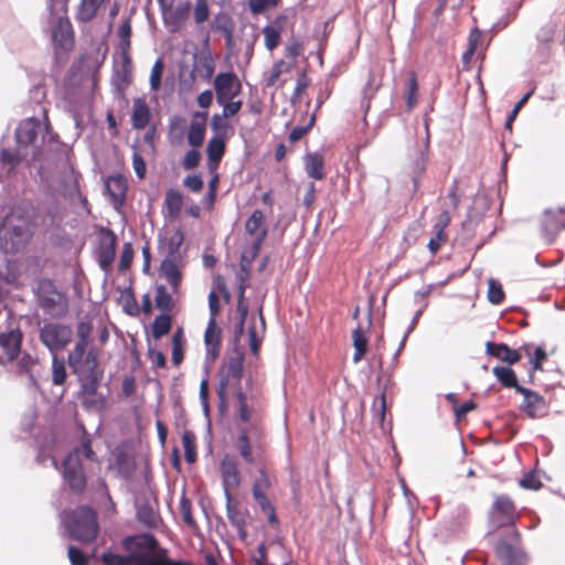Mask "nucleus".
I'll return each mask as SVG.
<instances>
[{"mask_svg": "<svg viewBox=\"0 0 565 565\" xmlns=\"http://www.w3.org/2000/svg\"><path fill=\"white\" fill-rule=\"evenodd\" d=\"M35 227L34 212L28 204H18L4 216L0 225V249L15 254L25 248Z\"/></svg>", "mask_w": 565, "mask_h": 565, "instance_id": "obj_1", "label": "nucleus"}, {"mask_svg": "<svg viewBox=\"0 0 565 565\" xmlns=\"http://www.w3.org/2000/svg\"><path fill=\"white\" fill-rule=\"evenodd\" d=\"M235 448L247 466L269 467L268 443L265 427H239Z\"/></svg>", "mask_w": 565, "mask_h": 565, "instance_id": "obj_2", "label": "nucleus"}, {"mask_svg": "<svg viewBox=\"0 0 565 565\" xmlns=\"http://www.w3.org/2000/svg\"><path fill=\"white\" fill-rule=\"evenodd\" d=\"M184 241V234L177 230L170 236L161 241L160 249L166 254L160 265V276L163 277L174 294L179 292L183 274L180 269V248Z\"/></svg>", "mask_w": 565, "mask_h": 565, "instance_id": "obj_3", "label": "nucleus"}, {"mask_svg": "<svg viewBox=\"0 0 565 565\" xmlns=\"http://www.w3.org/2000/svg\"><path fill=\"white\" fill-rule=\"evenodd\" d=\"M244 372V354L235 352L226 358L217 372L218 385L216 387L217 397L225 403L230 388L241 391V381Z\"/></svg>", "mask_w": 565, "mask_h": 565, "instance_id": "obj_4", "label": "nucleus"}, {"mask_svg": "<svg viewBox=\"0 0 565 565\" xmlns=\"http://www.w3.org/2000/svg\"><path fill=\"white\" fill-rule=\"evenodd\" d=\"M519 518L515 503L509 495L500 494L494 498L488 513L489 523L494 530L507 527L512 531L513 539L518 541L520 533L515 524Z\"/></svg>", "mask_w": 565, "mask_h": 565, "instance_id": "obj_5", "label": "nucleus"}, {"mask_svg": "<svg viewBox=\"0 0 565 565\" xmlns=\"http://www.w3.org/2000/svg\"><path fill=\"white\" fill-rule=\"evenodd\" d=\"M79 367L75 369L70 366L81 380V392L87 397L96 395L100 381L103 379V371L98 369V351L96 348L90 347L85 360L81 361Z\"/></svg>", "mask_w": 565, "mask_h": 565, "instance_id": "obj_6", "label": "nucleus"}, {"mask_svg": "<svg viewBox=\"0 0 565 565\" xmlns=\"http://www.w3.org/2000/svg\"><path fill=\"white\" fill-rule=\"evenodd\" d=\"M71 536L79 542H92L98 534V522L95 511L89 507H79L73 511L67 524Z\"/></svg>", "mask_w": 565, "mask_h": 565, "instance_id": "obj_7", "label": "nucleus"}, {"mask_svg": "<svg viewBox=\"0 0 565 565\" xmlns=\"http://www.w3.org/2000/svg\"><path fill=\"white\" fill-rule=\"evenodd\" d=\"M36 297L41 309L51 317L61 318L67 313V298L50 280L39 282Z\"/></svg>", "mask_w": 565, "mask_h": 565, "instance_id": "obj_8", "label": "nucleus"}, {"mask_svg": "<svg viewBox=\"0 0 565 565\" xmlns=\"http://www.w3.org/2000/svg\"><path fill=\"white\" fill-rule=\"evenodd\" d=\"M73 330L70 326L58 322H46L40 329L39 339L41 343L52 353L64 350L71 342Z\"/></svg>", "mask_w": 565, "mask_h": 565, "instance_id": "obj_9", "label": "nucleus"}, {"mask_svg": "<svg viewBox=\"0 0 565 565\" xmlns=\"http://www.w3.org/2000/svg\"><path fill=\"white\" fill-rule=\"evenodd\" d=\"M62 475L72 492L76 494L84 492L87 479L83 470L78 449L70 452L63 460Z\"/></svg>", "mask_w": 565, "mask_h": 565, "instance_id": "obj_10", "label": "nucleus"}, {"mask_svg": "<svg viewBox=\"0 0 565 565\" xmlns=\"http://www.w3.org/2000/svg\"><path fill=\"white\" fill-rule=\"evenodd\" d=\"M238 402V419L244 424L243 427H253L255 425L264 427L263 406L258 397L252 395L247 397L242 391L236 392Z\"/></svg>", "mask_w": 565, "mask_h": 565, "instance_id": "obj_11", "label": "nucleus"}, {"mask_svg": "<svg viewBox=\"0 0 565 565\" xmlns=\"http://www.w3.org/2000/svg\"><path fill=\"white\" fill-rule=\"evenodd\" d=\"M191 9L192 3L189 0L181 1L177 6L171 3L160 9L163 24L169 33H178L184 29Z\"/></svg>", "mask_w": 565, "mask_h": 565, "instance_id": "obj_12", "label": "nucleus"}, {"mask_svg": "<svg viewBox=\"0 0 565 565\" xmlns=\"http://www.w3.org/2000/svg\"><path fill=\"white\" fill-rule=\"evenodd\" d=\"M117 236L107 227H103L98 232V246L96 248V258L99 267L108 273L116 256Z\"/></svg>", "mask_w": 565, "mask_h": 565, "instance_id": "obj_13", "label": "nucleus"}, {"mask_svg": "<svg viewBox=\"0 0 565 565\" xmlns=\"http://www.w3.org/2000/svg\"><path fill=\"white\" fill-rule=\"evenodd\" d=\"M93 331V324L90 321H81L76 327L77 340L76 343L68 352L67 363L68 366H74L75 369L79 367V363L82 360H85L87 352L89 351L88 347L90 344V334Z\"/></svg>", "mask_w": 565, "mask_h": 565, "instance_id": "obj_14", "label": "nucleus"}, {"mask_svg": "<svg viewBox=\"0 0 565 565\" xmlns=\"http://www.w3.org/2000/svg\"><path fill=\"white\" fill-rule=\"evenodd\" d=\"M216 102L234 99L242 92V83L233 72L218 73L213 82Z\"/></svg>", "mask_w": 565, "mask_h": 565, "instance_id": "obj_15", "label": "nucleus"}, {"mask_svg": "<svg viewBox=\"0 0 565 565\" xmlns=\"http://www.w3.org/2000/svg\"><path fill=\"white\" fill-rule=\"evenodd\" d=\"M220 472L225 494L230 501L232 500L231 492L235 491L242 482V475L236 458L232 455H225L220 462Z\"/></svg>", "mask_w": 565, "mask_h": 565, "instance_id": "obj_16", "label": "nucleus"}, {"mask_svg": "<svg viewBox=\"0 0 565 565\" xmlns=\"http://www.w3.org/2000/svg\"><path fill=\"white\" fill-rule=\"evenodd\" d=\"M288 28H294V24L290 23L288 15L278 14L270 23L264 26V44L266 49L273 52L280 44L281 34Z\"/></svg>", "mask_w": 565, "mask_h": 565, "instance_id": "obj_17", "label": "nucleus"}, {"mask_svg": "<svg viewBox=\"0 0 565 565\" xmlns=\"http://www.w3.org/2000/svg\"><path fill=\"white\" fill-rule=\"evenodd\" d=\"M23 333L21 330H11L0 333V364L14 361L21 354Z\"/></svg>", "mask_w": 565, "mask_h": 565, "instance_id": "obj_18", "label": "nucleus"}, {"mask_svg": "<svg viewBox=\"0 0 565 565\" xmlns=\"http://www.w3.org/2000/svg\"><path fill=\"white\" fill-rule=\"evenodd\" d=\"M518 393L524 397L521 408L529 417L536 418L545 414L546 402L542 395L523 386L518 387Z\"/></svg>", "mask_w": 565, "mask_h": 565, "instance_id": "obj_19", "label": "nucleus"}, {"mask_svg": "<svg viewBox=\"0 0 565 565\" xmlns=\"http://www.w3.org/2000/svg\"><path fill=\"white\" fill-rule=\"evenodd\" d=\"M245 232L253 242L264 243L268 235L266 216L262 210H254L245 222Z\"/></svg>", "mask_w": 565, "mask_h": 565, "instance_id": "obj_20", "label": "nucleus"}, {"mask_svg": "<svg viewBox=\"0 0 565 565\" xmlns=\"http://www.w3.org/2000/svg\"><path fill=\"white\" fill-rule=\"evenodd\" d=\"M181 294V288L178 294L173 292L171 288V292L164 285H157L154 288V305L161 313L172 315L178 306L179 297Z\"/></svg>", "mask_w": 565, "mask_h": 565, "instance_id": "obj_21", "label": "nucleus"}, {"mask_svg": "<svg viewBox=\"0 0 565 565\" xmlns=\"http://www.w3.org/2000/svg\"><path fill=\"white\" fill-rule=\"evenodd\" d=\"M53 41L63 50H71L74 45V30L68 18H58L53 29Z\"/></svg>", "mask_w": 565, "mask_h": 565, "instance_id": "obj_22", "label": "nucleus"}, {"mask_svg": "<svg viewBox=\"0 0 565 565\" xmlns=\"http://www.w3.org/2000/svg\"><path fill=\"white\" fill-rule=\"evenodd\" d=\"M207 113H195L190 124L186 139L192 148H200L205 138Z\"/></svg>", "mask_w": 565, "mask_h": 565, "instance_id": "obj_23", "label": "nucleus"}, {"mask_svg": "<svg viewBox=\"0 0 565 565\" xmlns=\"http://www.w3.org/2000/svg\"><path fill=\"white\" fill-rule=\"evenodd\" d=\"M486 352L488 355L493 356L509 365L515 364L521 360V353L518 350L511 349L505 343L489 341L486 343Z\"/></svg>", "mask_w": 565, "mask_h": 565, "instance_id": "obj_24", "label": "nucleus"}, {"mask_svg": "<svg viewBox=\"0 0 565 565\" xmlns=\"http://www.w3.org/2000/svg\"><path fill=\"white\" fill-rule=\"evenodd\" d=\"M40 121L34 118H29L20 122L15 131V138L19 147H26L32 145L38 137Z\"/></svg>", "mask_w": 565, "mask_h": 565, "instance_id": "obj_25", "label": "nucleus"}, {"mask_svg": "<svg viewBox=\"0 0 565 565\" xmlns=\"http://www.w3.org/2000/svg\"><path fill=\"white\" fill-rule=\"evenodd\" d=\"M105 188L114 205L116 207L122 205L127 192V180L125 177L117 174L107 178Z\"/></svg>", "mask_w": 565, "mask_h": 565, "instance_id": "obj_26", "label": "nucleus"}, {"mask_svg": "<svg viewBox=\"0 0 565 565\" xmlns=\"http://www.w3.org/2000/svg\"><path fill=\"white\" fill-rule=\"evenodd\" d=\"M106 0H81L75 12V19L79 23L93 21Z\"/></svg>", "mask_w": 565, "mask_h": 565, "instance_id": "obj_27", "label": "nucleus"}, {"mask_svg": "<svg viewBox=\"0 0 565 565\" xmlns=\"http://www.w3.org/2000/svg\"><path fill=\"white\" fill-rule=\"evenodd\" d=\"M305 170L307 174L315 180L326 178L324 158L319 152H310L303 157Z\"/></svg>", "mask_w": 565, "mask_h": 565, "instance_id": "obj_28", "label": "nucleus"}, {"mask_svg": "<svg viewBox=\"0 0 565 565\" xmlns=\"http://www.w3.org/2000/svg\"><path fill=\"white\" fill-rule=\"evenodd\" d=\"M296 66L295 61H286V60H278L276 61L266 77V86L273 87L279 82H281V85L286 83V78H281L284 74L290 73L291 70Z\"/></svg>", "mask_w": 565, "mask_h": 565, "instance_id": "obj_29", "label": "nucleus"}, {"mask_svg": "<svg viewBox=\"0 0 565 565\" xmlns=\"http://www.w3.org/2000/svg\"><path fill=\"white\" fill-rule=\"evenodd\" d=\"M151 113L146 100L137 98L134 100V109L131 114V124L135 129H145L150 121Z\"/></svg>", "mask_w": 565, "mask_h": 565, "instance_id": "obj_30", "label": "nucleus"}, {"mask_svg": "<svg viewBox=\"0 0 565 565\" xmlns=\"http://www.w3.org/2000/svg\"><path fill=\"white\" fill-rule=\"evenodd\" d=\"M204 342L207 352L215 359L218 355L221 345V329L217 327L215 319H209L204 333Z\"/></svg>", "mask_w": 565, "mask_h": 565, "instance_id": "obj_31", "label": "nucleus"}, {"mask_svg": "<svg viewBox=\"0 0 565 565\" xmlns=\"http://www.w3.org/2000/svg\"><path fill=\"white\" fill-rule=\"evenodd\" d=\"M225 153V141L221 137H213L209 140L206 146V154L209 160V167L217 168L220 161Z\"/></svg>", "mask_w": 565, "mask_h": 565, "instance_id": "obj_32", "label": "nucleus"}, {"mask_svg": "<svg viewBox=\"0 0 565 565\" xmlns=\"http://www.w3.org/2000/svg\"><path fill=\"white\" fill-rule=\"evenodd\" d=\"M137 519L140 523L151 529L158 527L161 521L159 513L150 503H140L137 505Z\"/></svg>", "mask_w": 565, "mask_h": 565, "instance_id": "obj_33", "label": "nucleus"}, {"mask_svg": "<svg viewBox=\"0 0 565 565\" xmlns=\"http://www.w3.org/2000/svg\"><path fill=\"white\" fill-rule=\"evenodd\" d=\"M352 342H353V348H354L352 361L354 363H359L363 359L365 353L367 352V343H369L365 332L361 326H359L358 328H355L353 330Z\"/></svg>", "mask_w": 565, "mask_h": 565, "instance_id": "obj_34", "label": "nucleus"}, {"mask_svg": "<svg viewBox=\"0 0 565 565\" xmlns=\"http://www.w3.org/2000/svg\"><path fill=\"white\" fill-rule=\"evenodd\" d=\"M264 243L253 242L252 245L247 248H245L241 255V276L248 277L249 276V268L253 264V262L258 256L262 245Z\"/></svg>", "mask_w": 565, "mask_h": 565, "instance_id": "obj_35", "label": "nucleus"}, {"mask_svg": "<svg viewBox=\"0 0 565 565\" xmlns=\"http://www.w3.org/2000/svg\"><path fill=\"white\" fill-rule=\"evenodd\" d=\"M509 537L511 542L500 541L495 544L497 556L507 563H512L515 558V544L519 543L520 539L515 541L512 535V531H509Z\"/></svg>", "mask_w": 565, "mask_h": 565, "instance_id": "obj_36", "label": "nucleus"}, {"mask_svg": "<svg viewBox=\"0 0 565 565\" xmlns=\"http://www.w3.org/2000/svg\"><path fill=\"white\" fill-rule=\"evenodd\" d=\"M172 327V315L160 313L151 324V334L153 339L158 340L168 334Z\"/></svg>", "mask_w": 565, "mask_h": 565, "instance_id": "obj_37", "label": "nucleus"}, {"mask_svg": "<svg viewBox=\"0 0 565 565\" xmlns=\"http://www.w3.org/2000/svg\"><path fill=\"white\" fill-rule=\"evenodd\" d=\"M497 380L507 388H514L518 392V387H522L518 384L515 372L508 366H494L492 370Z\"/></svg>", "mask_w": 565, "mask_h": 565, "instance_id": "obj_38", "label": "nucleus"}, {"mask_svg": "<svg viewBox=\"0 0 565 565\" xmlns=\"http://www.w3.org/2000/svg\"><path fill=\"white\" fill-rule=\"evenodd\" d=\"M164 205L170 217L177 218L180 215L183 205V198L181 193L173 189L169 190L166 194Z\"/></svg>", "mask_w": 565, "mask_h": 565, "instance_id": "obj_39", "label": "nucleus"}, {"mask_svg": "<svg viewBox=\"0 0 565 565\" xmlns=\"http://www.w3.org/2000/svg\"><path fill=\"white\" fill-rule=\"evenodd\" d=\"M214 29L223 33L227 44L233 40V22L227 13H217L213 21Z\"/></svg>", "mask_w": 565, "mask_h": 565, "instance_id": "obj_40", "label": "nucleus"}, {"mask_svg": "<svg viewBox=\"0 0 565 565\" xmlns=\"http://www.w3.org/2000/svg\"><path fill=\"white\" fill-rule=\"evenodd\" d=\"M182 445L184 448V458L189 463L196 460V437L191 430H184L182 434Z\"/></svg>", "mask_w": 565, "mask_h": 565, "instance_id": "obj_41", "label": "nucleus"}, {"mask_svg": "<svg viewBox=\"0 0 565 565\" xmlns=\"http://www.w3.org/2000/svg\"><path fill=\"white\" fill-rule=\"evenodd\" d=\"M186 120L181 116H174L169 122V137L172 142H180L183 139Z\"/></svg>", "mask_w": 565, "mask_h": 565, "instance_id": "obj_42", "label": "nucleus"}, {"mask_svg": "<svg viewBox=\"0 0 565 565\" xmlns=\"http://www.w3.org/2000/svg\"><path fill=\"white\" fill-rule=\"evenodd\" d=\"M66 369L63 359H60L57 354L52 356V382L54 385H62L66 380Z\"/></svg>", "mask_w": 565, "mask_h": 565, "instance_id": "obj_43", "label": "nucleus"}, {"mask_svg": "<svg viewBox=\"0 0 565 565\" xmlns=\"http://www.w3.org/2000/svg\"><path fill=\"white\" fill-rule=\"evenodd\" d=\"M184 356L183 331L178 329L172 335V362L175 366L181 364Z\"/></svg>", "mask_w": 565, "mask_h": 565, "instance_id": "obj_44", "label": "nucleus"}, {"mask_svg": "<svg viewBox=\"0 0 565 565\" xmlns=\"http://www.w3.org/2000/svg\"><path fill=\"white\" fill-rule=\"evenodd\" d=\"M522 351H524L525 355L530 358V362L532 364V369L534 371H541L543 362L546 360L547 354L544 351L543 348H535L534 353L532 354V345H524L521 348Z\"/></svg>", "mask_w": 565, "mask_h": 565, "instance_id": "obj_45", "label": "nucleus"}, {"mask_svg": "<svg viewBox=\"0 0 565 565\" xmlns=\"http://www.w3.org/2000/svg\"><path fill=\"white\" fill-rule=\"evenodd\" d=\"M268 467H257L258 477L255 479L252 488L253 495L266 493L270 488V480L267 475Z\"/></svg>", "mask_w": 565, "mask_h": 565, "instance_id": "obj_46", "label": "nucleus"}, {"mask_svg": "<svg viewBox=\"0 0 565 565\" xmlns=\"http://www.w3.org/2000/svg\"><path fill=\"white\" fill-rule=\"evenodd\" d=\"M417 92H418V83H417L416 73L414 71H412L409 74L408 82H407V93L405 96L408 110H412L417 104V100H418Z\"/></svg>", "mask_w": 565, "mask_h": 565, "instance_id": "obj_47", "label": "nucleus"}, {"mask_svg": "<svg viewBox=\"0 0 565 565\" xmlns=\"http://www.w3.org/2000/svg\"><path fill=\"white\" fill-rule=\"evenodd\" d=\"M488 300L493 305H500L504 300V291L500 282L494 279H489L488 281Z\"/></svg>", "mask_w": 565, "mask_h": 565, "instance_id": "obj_48", "label": "nucleus"}, {"mask_svg": "<svg viewBox=\"0 0 565 565\" xmlns=\"http://www.w3.org/2000/svg\"><path fill=\"white\" fill-rule=\"evenodd\" d=\"M426 163H427V152L424 150H419L417 158L413 162V172H414V186L415 190L418 189V179L426 170Z\"/></svg>", "mask_w": 565, "mask_h": 565, "instance_id": "obj_49", "label": "nucleus"}, {"mask_svg": "<svg viewBox=\"0 0 565 565\" xmlns=\"http://www.w3.org/2000/svg\"><path fill=\"white\" fill-rule=\"evenodd\" d=\"M193 18L198 25H201L209 20L210 8L206 0H195Z\"/></svg>", "mask_w": 565, "mask_h": 565, "instance_id": "obj_50", "label": "nucleus"}, {"mask_svg": "<svg viewBox=\"0 0 565 565\" xmlns=\"http://www.w3.org/2000/svg\"><path fill=\"white\" fill-rule=\"evenodd\" d=\"M302 53V43L294 35L289 39L288 44L285 47L284 54L286 61H295Z\"/></svg>", "mask_w": 565, "mask_h": 565, "instance_id": "obj_51", "label": "nucleus"}, {"mask_svg": "<svg viewBox=\"0 0 565 565\" xmlns=\"http://www.w3.org/2000/svg\"><path fill=\"white\" fill-rule=\"evenodd\" d=\"M163 70L164 63L161 58H158L154 62L150 74V87L154 92H158L160 89Z\"/></svg>", "mask_w": 565, "mask_h": 565, "instance_id": "obj_52", "label": "nucleus"}, {"mask_svg": "<svg viewBox=\"0 0 565 565\" xmlns=\"http://www.w3.org/2000/svg\"><path fill=\"white\" fill-rule=\"evenodd\" d=\"M118 38L120 40V49L130 50V38H131V23L130 20H125L118 28Z\"/></svg>", "mask_w": 565, "mask_h": 565, "instance_id": "obj_53", "label": "nucleus"}, {"mask_svg": "<svg viewBox=\"0 0 565 565\" xmlns=\"http://www.w3.org/2000/svg\"><path fill=\"white\" fill-rule=\"evenodd\" d=\"M134 255L135 253L131 243H125L122 246L120 260L118 265L119 271L125 273L127 269L130 268L131 263L134 260Z\"/></svg>", "mask_w": 565, "mask_h": 565, "instance_id": "obj_54", "label": "nucleus"}, {"mask_svg": "<svg viewBox=\"0 0 565 565\" xmlns=\"http://www.w3.org/2000/svg\"><path fill=\"white\" fill-rule=\"evenodd\" d=\"M227 518L232 525L236 526L241 532H243L246 523L245 516L235 505L231 504V500L227 504Z\"/></svg>", "mask_w": 565, "mask_h": 565, "instance_id": "obj_55", "label": "nucleus"}, {"mask_svg": "<svg viewBox=\"0 0 565 565\" xmlns=\"http://www.w3.org/2000/svg\"><path fill=\"white\" fill-rule=\"evenodd\" d=\"M180 511L183 522L191 529L198 527L192 514V504L189 499L183 498L180 502Z\"/></svg>", "mask_w": 565, "mask_h": 565, "instance_id": "obj_56", "label": "nucleus"}, {"mask_svg": "<svg viewBox=\"0 0 565 565\" xmlns=\"http://www.w3.org/2000/svg\"><path fill=\"white\" fill-rule=\"evenodd\" d=\"M448 235L446 232L434 231V236L428 242V249L433 255H436L439 249L447 243Z\"/></svg>", "mask_w": 565, "mask_h": 565, "instance_id": "obj_57", "label": "nucleus"}, {"mask_svg": "<svg viewBox=\"0 0 565 565\" xmlns=\"http://www.w3.org/2000/svg\"><path fill=\"white\" fill-rule=\"evenodd\" d=\"M200 160H201L200 151L198 150V148H193L185 153V156L182 160V167L185 170L194 169L199 166Z\"/></svg>", "mask_w": 565, "mask_h": 565, "instance_id": "obj_58", "label": "nucleus"}, {"mask_svg": "<svg viewBox=\"0 0 565 565\" xmlns=\"http://www.w3.org/2000/svg\"><path fill=\"white\" fill-rule=\"evenodd\" d=\"M223 107V117L228 118L233 117L236 114L239 113L243 102L242 100H234V99H227L224 103H217Z\"/></svg>", "mask_w": 565, "mask_h": 565, "instance_id": "obj_59", "label": "nucleus"}, {"mask_svg": "<svg viewBox=\"0 0 565 565\" xmlns=\"http://www.w3.org/2000/svg\"><path fill=\"white\" fill-rule=\"evenodd\" d=\"M35 360L29 354L23 353L18 356L17 367L19 373L30 374L32 366L35 364Z\"/></svg>", "mask_w": 565, "mask_h": 565, "instance_id": "obj_60", "label": "nucleus"}, {"mask_svg": "<svg viewBox=\"0 0 565 565\" xmlns=\"http://www.w3.org/2000/svg\"><path fill=\"white\" fill-rule=\"evenodd\" d=\"M316 193H317V189H316L315 183L308 182L306 184V193L302 199V204L308 211H311L313 207V204H315L316 198H317Z\"/></svg>", "mask_w": 565, "mask_h": 565, "instance_id": "obj_61", "label": "nucleus"}, {"mask_svg": "<svg viewBox=\"0 0 565 565\" xmlns=\"http://www.w3.org/2000/svg\"><path fill=\"white\" fill-rule=\"evenodd\" d=\"M557 23L551 22L542 26L537 33V40L543 43H548L553 40Z\"/></svg>", "mask_w": 565, "mask_h": 565, "instance_id": "obj_62", "label": "nucleus"}, {"mask_svg": "<svg viewBox=\"0 0 565 565\" xmlns=\"http://www.w3.org/2000/svg\"><path fill=\"white\" fill-rule=\"evenodd\" d=\"M520 486L524 489L537 490L541 488L542 482L539 480L535 473L527 472L520 480Z\"/></svg>", "mask_w": 565, "mask_h": 565, "instance_id": "obj_63", "label": "nucleus"}, {"mask_svg": "<svg viewBox=\"0 0 565 565\" xmlns=\"http://www.w3.org/2000/svg\"><path fill=\"white\" fill-rule=\"evenodd\" d=\"M68 557L72 563V565H86L87 559L85 554L75 546L68 547Z\"/></svg>", "mask_w": 565, "mask_h": 565, "instance_id": "obj_64", "label": "nucleus"}]
</instances>
